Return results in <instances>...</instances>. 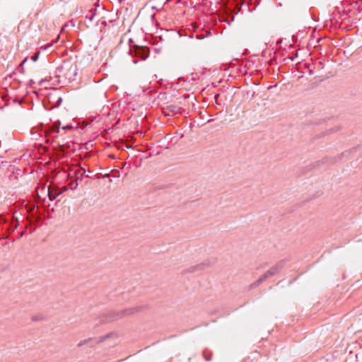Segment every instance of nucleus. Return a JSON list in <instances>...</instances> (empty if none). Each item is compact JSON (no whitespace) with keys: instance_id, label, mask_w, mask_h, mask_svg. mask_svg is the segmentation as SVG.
Wrapping results in <instances>:
<instances>
[{"instance_id":"19","label":"nucleus","mask_w":362,"mask_h":362,"mask_svg":"<svg viewBox=\"0 0 362 362\" xmlns=\"http://www.w3.org/2000/svg\"><path fill=\"white\" fill-rule=\"evenodd\" d=\"M25 231H22V232L20 233L19 237H20V238H21V237H23V236L25 235Z\"/></svg>"},{"instance_id":"24","label":"nucleus","mask_w":362,"mask_h":362,"mask_svg":"<svg viewBox=\"0 0 362 362\" xmlns=\"http://www.w3.org/2000/svg\"><path fill=\"white\" fill-rule=\"evenodd\" d=\"M0 240H1V238L0 237Z\"/></svg>"},{"instance_id":"20","label":"nucleus","mask_w":362,"mask_h":362,"mask_svg":"<svg viewBox=\"0 0 362 362\" xmlns=\"http://www.w3.org/2000/svg\"><path fill=\"white\" fill-rule=\"evenodd\" d=\"M57 132H59V124L57 126Z\"/></svg>"},{"instance_id":"8","label":"nucleus","mask_w":362,"mask_h":362,"mask_svg":"<svg viewBox=\"0 0 362 362\" xmlns=\"http://www.w3.org/2000/svg\"><path fill=\"white\" fill-rule=\"evenodd\" d=\"M60 193L61 192L57 193L54 189H51L49 187H48L47 195L50 201L54 200Z\"/></svg>"},{"instance_id":"5","label":"nucleus","mask_w":362,"mask_h":362,"mask_svg":"<svg viewBox=\"0 0 362 362\" xmlns=\"http://www.w3.org/2000/svg\"><path fill=\"white\" fill-rule=\"evenodd\" d=\"M18 226V219H16V222L13 224H8L6 226L5 229L0 233V237L1 240H6L9 235L13 233Z\"/></svg>"},{"instance_id":"15","label":"nucleus","mask_w":362,"mask_h":362,"mask_svg":"<svg viewBox=\"0 0 362 362\" xmlns=\"http://www.w3.org/2000/svg\"><path fill=\"white\" fill-rule=\"evenodd\" d=\"M113 173H114L113 176L115 177L119 176V170H115V172H114Z\"/></svg>"},{"instance_id":"9","label":"nucleus","mask_w":362,"mask_h":362,"mask_svg":"<svg viewBox=\"0 0 362 362\" xmlns=\"http://www.w3.org/2000/svg\"><path fill=\"white\" fill-rule=\"evenodd\" d=\"M86 170L84 169H78L75 171V175L77 177V179L80 178L82 179L83 175L85 174Z\"/></svg>"},{"instance_id":"2","label":"nucleus","mask_w":362,"mask_h":362,"mask_svg":"<svg viewBox=\"0 0 362 362\" xmlns=\"http://www.w3.org/2000/svg\"><path fill=\"white\" fill-rule=\"evenodd\" d=\"M144 308L143 306H135L132 308H128L120 311L111 310L105 313H103L100 317V323L105 324L115 320L122 319L125 317L132 316L136 313L141 311Z\"/></svg>"},{"instance_id":"14","label":"nucleus","mask_w":362,"mask_h":362,"mask_svg":"<svg viewBox=\"0 0 362 362\" xmlns=\"http://www.w3.org/2000/svg\"><path fill=\"white\" fill-rule=\"evenodd\" d=\"M72 128H73L72 125H66L62 127L63 129H71Z\"/></svg>"},{"instance_id":"18","label":"nucleus","mask_w":362,"mask_h":362,"mask_svg":"<svg viewBox=\"0 0 362 362\" xmlns=\"http://www.w3.org/2000/svg\"><path fill=\"white\" fill-rule=\"evenodd\" d=\"M197 37L198 39H199V40H202V39H203V38H204V36H202V35H197Z\"/></svg>"},{"instance_id":"16","label":"nucleus","mask_w":362,"mask_h":362,"mask_svg":"<svg viewBox=\"0 0 362 362\" xmlns=\"http://www.w3.org/2000/svg\"><path fill=\"white\" fill-rule=\"evenodd\" d=\"M94 16H95V13H93L89 17L87 16L86 18H88L90 21H93Z\"/></svg>"},{"instance_id":"4","label":"nucleus","mask_w":362,"mask_h":362,"mask_svg":"<svg viewBox=\"0 0 362 362\" xmlns=\"http://www.w3.org/2000/svg\"><path fill=\"white\" fill-rule=\"evenodd\" d=\"M129 53L134 57H138L141 60L146 59L150 54V49L146 46L134 45L129 49Z\"/></svg>"},{"instance_id":"12","label":"nucleus","mask_w":362,"mask_h":362,"mask_svg":"<svg viewBox=\"0 0 362 362\" xmlns=\"http://www.w3.org/2000/svg\"><path fill=\"white\" fill-rule=\"evenodd\" d=\"M39 55H40V52H37L30 57V59L33 62H36L39 58Z\"/></svg>"},{"instance_id":"22","label":"nucleus","mask_w":362,"mask_h":362,"mask_svg":"<svg viewBox=\"0 0 362 362\" xmlns=\"http://www.w3.org/2000/svg\"><path fill=\"white\" fill-rule=\"evenodd\" d=\"M102 24H103L104 26H105V25H106V21H103L102 22Z\"/></svg>"},{"instance_id":"11","label":"nucleus","mask_w":362,"mask_h":362,"mask_svg":"<svg viewBox=\"0 0 362 362\" xmlns=\"http://www.w3.org/2000/svg\"><path fill=\"white\" fill-rule=\"evenodd\" d=\"M70 185V188L71 189H76L77 187H78V182H77V180H74V181H71L69 184Z\"/></svg>"},{"instance_id":"13","label":"nucleus","mask_w":362,"mask_h":362,"mask_svg":"<svg viewBox=\"0 0 362 362\" xmlns=\"http://www.w3.org/2000/svg\"><path fill=\"white\" fill-rule=\"evenodd\" d=\"M28 57L25 58L23 62H21V64L19 65V67H18V69L23 72V65L26 63V62L28 61Z\"/></svg>"},{"instance_id":"3","label":"nucleus","mask_w":362,"mask_h":362,"mask_svg":"<svg viewBox=\"0 0 362 362\" xmlns=\"http://www.w3.org/2000/svg\"><path fill=\"white\" fill-rule=\"evenodd\" d=\"M284 260H281L277 262L274 266L272 267L267 272L262 275L255 282L250 285L251 288H254L260 285L267 279L276 275L284 266Z\"/></svg>"},{"instance_id":"7","label":"nucleus","mask_w":362,"mask_h":362,"mask_svg":"<svg viewBox=\"0 0 362 362\" xmlns=\"http://www.w3.org/2000/svg\"><path fill=\"white\" fill-rule=\"evenodd\" d=\"M16 222V220H13L12 221H9L4 216L0 215V233L5 229L6 226L8 224H13Z\"/></svg>"},{"instance_id":"21","label":"nucleus","mask_w":362,"mask_h":362,"mask_svg":"<svg viewBox=\"0 0 362 362\" xmlns=\"http://www.w3.org/2000/svg\"><path fill=\"white\" fill-rule=\"evenodd\" d=\"M219 95H219L218 93L216 94V95H215V97H214V98H215V99H217V98L219 97Z\"/></svg>"},{"instance_id":"10","label":"nucleus","mask_w":362,"mask_h":362,"mask_svg":"<svg viewBox=\"0 0 362 362\" xmlns=\"http://www.w3.org/2000/svg\"><path fill=\"white\" fill-rule=\"evenodd\" d=\"M167 110L171 112L177 113L179 112L180 108L176 105H170L167 107Z\"/></svg>"},{"instance_id":"6","label":"nucleus","mask_w":362,"mask_h":362,"mask_svg":"<svg viewBox=\"0 0 362 362\" xmlns=\"http://www.w3.org/2000/svg\"><path fill=\"white\" fill-rule=\"evenodd\" d=\"M111 334H107L106 335H105L104 337H102L99 339L98 338H88L87 339H84V340H81L78 344V346L80 347V346H82L85 344H90V346H93V344H98L100 342H102L103 341H104L105 339L107 338H109L110 337Z\"/></svg>"},{"instance_id":"1","label":"nucleus","mask_w":362,"mask_h":362,"mask_svg":"<svg viewBox=\"0 0 362 362\" xmlns=\"http://www.w3.org/2000/svg\"><path fill=\"white\" fill-rule=\"evenodd\" d=\"M77 75V66L76 63L71 60H65L57 68L55 76L58 78V81L66 83L74 81Z\"/></svg>"},{"instance_id":"17","label":"nucleus","mask_w":362,"mask_h":362,"mask_svg":"<svg viewBox=\"0 0 362 362\" xmlns=\"http://www.w3.org/2000/svg\"><path fill=\"white\" fill-rule=\"evenodd\" d=\"M32 319L33 321H37L40 320V317L38 316H33Z\"/></svg>"},{"instance_id":"23","label":"nucleus","mask_w":362,"mask_h":362,"mask_svg":"<svg viewBox=\"0 0 362 362\" xmlns=\"http://www.w3.org/2000/svg\"><path fill=\"white\" fill-rule=\"evenodd\" d=\"M206 361H210V360H211V358H210L209 356H207V357H206Z\"/></svg>"}]
</instances>
